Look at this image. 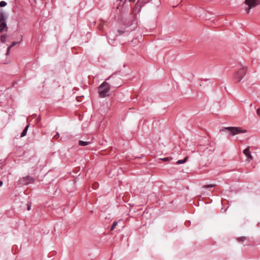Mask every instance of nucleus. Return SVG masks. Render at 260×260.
Instances as JSON below:
<instances>
[{
  "label": "nucleus",
  "instance_id": "26",
  "mask_svg": "<svg viewBox=\"0 0 260 260\" xmlns=\"http://www.w3.org/2000/svg\"><path fill=\"white\" fill-rule=\"evenodd\" d=\"M99 29H100V28H101V24H99Z\"/></svg>",
  "mask_w": 260,
  "mask_h": 260
},
{
  "label": "nucleus",
  "instance_id": "9",
  "mask_svg": "<svg viewBox=\"0 0 260 260\" xmlns=\"http://www.w3.org/2000/svg\"><path fill=\"white\" fill-rule=\"evenodd\" d=\"M188 158V157L186 156L183 160H179L176 162V164L178 165L182 164L185 162Z\"/></svg>",
  "mask_w": 260,
  "mask_h": 260
},
{
  "label": "nucleus",
  "instance_id": "11",
  "mask_svg": "<svg viewBox=\"0 0 260 260\" xmlns=\"http://www.w3.org/2000/svg\"><path fill=\"white\" fill-rule=\"evenodd\" d=\"M28 125H27L25 128H24V129L23 131V132H22L21 134V137H23L24 136H25L26 134V133H27V129H28Z\"/></svg>",
  "mask_w": 260,
  "mask_h": 260
},
{
  "label": "nucleus",
  "instance_id": "28",
  "mask_svg": "<svg viewBox=\"0 0 260 260\" xmlns=\"http://www.w3.org/2000/svg\"><path fill=\"white\" fill-rule=\"evenodd\" d=\"M118 31H119L120 34H121V33H122V31H120V30H119Z\"/></svg>",
  "mask_w": 260,
  "mask_h": 260
},
{
  "label": "nucleus",
  "instance_id": "3",
  "mask_svg": "<svg viewBox=\"0 0 260 260\" xmlns=\"http://www.w3.org/2000/svg\"><path fill=\"white\" fill-rule=\"evenodd\" d=\"M247 72V69L245 67H242L237 71L235 75V80L236 82H239L244 78Z\"/></svg>",
  "mask_w": 260,
  "mask_h": 260
},
{
  "label": "nucleus",
  "instance_id": "7",
  "mask_svg": "<svg viewBox=\"0 0 260 260\" xmlns=\"http://www.w3.org/2000/svg\"><path fill=\"white\" fill-rule=\"evenodd\" d=\"M244 154L247 157L246 160L248 162H250L253 159V157L251 154V152L250 151L249 147H248L246 149H245L243 151Z\"/></svg>",
  "mask_w": 260,
  "mask_h": 260
},
{
  "label": "nucleus",
  "instance_id": "1",
  "mask_svg": "<svg viewBox=\"0 0 260 260\" xmlns=\"http://www.w3.org/2000/svg\"><path fill=\"white\" fill-rule=\"evenodd\" d=\"M220 131L228 133L229 137L234 136L241 133H246L247 132L246 129H243L241 127L236 126L224 127Z\"/></svg>",
  "mask_w": 260,
  "mask_h": 260
},
{
  "label": "nucleus",
  "instance_id": "17",
  "mask_svg": "<svg viewBox=\"0 0 260 260\" xmlns=\"http://www.w3.org/2000/svg\"><path fill=\"white\" fill-rule=\"evenodd\" d=\"M7 5V3L5 1H1L0 2V7H5Z\"/></svg>",
  "mask_w": 260,
  "mask_h": 260
},
{
  "label": "nucleus",
  "instance_id": "2",
  "mask_svg": "<svg viewBox=\"0 0 260 260\" xmlns=\"http://www.w3.org/2000/svg\"><path fill=\"white\" fill-rule=\"evenodd\" d=\"M110 89V86L106 82H104L99 87V93L101 98H105L109 95V91Z\"/></svg>",
  "mask_w": 260,
  "mask_h": 260
},
{
  "label": "nucleus",
  "instance_id": "8",
  "mask_svg": "<svg viewBox=\"0 0 260 260\" xmlns=\"http://www.w3.org/2000/svg\"><path fill=\"white\" fill-rule=\"evenodd\" d=\"M89 143H90L89 142H85V141H79V145L80 146H86L88 144H89Z\"/></svg>",
  "mask_w": 260,
  "mask_h": 260
},
{
  "label": "nucleus",
  "instance_id": "23",
  "mask_svg": "<svg viewBox=\"0 0 260 260\" xmlns=\"http://www.w3.org/2000/svg\"><path fill=\"white\" fill-rule=\"evenodd\" d=\"M59 137V135L58 134H57L56 135H55L54 137H53V138L54 139H57Z\"/></svg>",
  "mask_w": 260,
  "mask_h": 260
},
{
  "label": "nucleus",
  "instance_id": "27",
  "mask_svg": "<svg viewBox=\"0 0 260 260\" xmlns=\"http://www.w3.org/2000/svg\"><path fill=\"white\" fill-rule=\"evenodd\" d=\"M129 2H134L135 0H129Z\"/></svg>",
  "mask_w": 260,
  "mask_h": 260
},
{
  "label": "nucleus",
  "instance_id": "25",
  "mask_svg": "<svg viewBox=\"0 0 260 260\" xmlns=\"http://www.w3.org/2000/svg\"><path fill=\"white\" fill-rule=\"evenodd\" d=\"M3 184V182L2 181H0V187L2 186Z\"/></svg>",
  "mask_w": 260,
  "mask_h": 260
},
{
  "label": "nucleus",
  "instance_id": "19",
  "mask_svg": "<svg viewBox=\"0 0 260 260\" xmlns=\"http://www.w3.org/2000/svg\"><path fill=\"white\" fill-rule=\"evenodd\" d=\"M99 186V184L97 182H95L93 184L92 187L93 189H96Z\"/></svg>",
  "mask_w": 260,
  "mask_h": 260
},
{
  "label": "nucleus",
  "instance_id": "6",
  "mask_svg": "<svg viewBox=\"0 0 260 260\" xmlns=\"http://www.w3.org/2000/svg\"><path fill=\"white\" fill-rule=\"evenodd\" d=\"M244 3L253 8L260 5V0H245Z\"/></svg>",
  "mask_w": 260,
  "mask_h": 260
},
{
  "label": "nucleus",
  "instance_id": "12",
  "mask_svg": "<svg viewBox=\"0 0 260 260\" xmlns=\"http://www.w3.org/2000/svg\"><path fill=\"white\" fill-rule=\"evenodd\" d=\"M7 37V35L6 34L3 35L1 37L0 40L2 43H4L6 41V39Z\"/></svg>",
  "mask_w": 260,
  "mask_h": 260
},
{
  "label": "nucleus",
  "instance_id": "5",
  "mask_svg": "<svg viewBox=\"0 0 260 260\" xmlns=\"http://www.w3.org/2000/svg\"><path fill=\"white\" fill-rule=\"evenodd\" d=\"M34 179L29 176H26L21 178L19 181V184L21 185H27L28 184L32 183L34 182Z\"/></svg>",
  "mask_w": 260,
  "mask_h": 260
},
{
  "label": "nucleus",
  "instance_id": "16",
  "mask_svg": "<svg viewBox=\"0 0 260 260\" xmlns=\"http://www.w3.org/2000/svg\"><path fill=\"white\" fill-rule=\"evenodd\" d=\"M252 7H250V6H248L247 8H245V11L248 14L250 12V9H252Z\"/></svg>",
  "mask_w": 260,
  "mask_h": 260
},
{
  "label": "nucleus",
  "instance_id": "13",
  "mask_svg": "<svg viewBox=\"0 0 260 260\" xmlns=\"http://www.w3.org/2000/svg\"><path fill=\"white\" fill-rule=\"evenodd\" d=\"M215 184H209V185H205L203 186V188H211L215 186Z\"/></svg>",
  "mask_w": 260,
  "mask_h": 260
},
{
  "label": "nucleus",
  "instance_id": "10",
  "mask_svg": "<svg viewBox=\"0 0 260 260\" xmlns=\"http://www.w3.org/2000/svg\"><path fill=\"white\" fill-rule=\"evenodd\" d=\"M140 11V8H139V5L138 4H136L135 5V7L133 10V13H137V12H139Z\"/></svg>",
  "mask_w": 260,
  "mask_h": 260
},
{
  "label": "nucleus",
  "instance_id": "22",
  "mask_svg": "<svg viewBox=\"0 0 260 260\" xmlns=\"http://www.w3.org/2000/svg\"><path fill=\"white\" fill-rule=\"evenodd\" d=\"M10 49H11V47H9L7 49V53H6L7 55H9Z\"/></svg>",
  "mask_w": 260,
  "mask_h": 260
},
{
  "label": "nucleus",
  "instance_id": "15",
  "mask_svg": "<svg viewBox=\"0 0 260 260\" xmlns=\"http://www.w3.org/2000/svg\"><path fill=\"white\" fill-rule=\"evenodd\" d=\"M246 239L245 237H241L238 238V240L240 242H243Z\"/></svg>",
  "mask_w": 260,
  "mask_h": 260
},
{
  "label": "nucleus",
  "instance_id": "21",
  "mask_svg": "<svg viewBox=\"0 0 260 260\" xmlns=\"http://www.w3.org/2000/svg\"><path fill=\"white\" fill-rule=\"evenodd\" d=\"M256 114L258 116H260V108H258L256 110Z\"/></svg>",
  "mask_w": 260,
  "mask_h": 260
},
{
  "label": "nucleus",
  "instance_id": "24",
  "mask_svg": "<svg viewBox=\"0 0 260 260\" xmlns=\"http://www.w3.org/2000/svg\"><path fill=\"white\" fill-rule=\"evenodd\" d=\"M31 205L30 204H27V210H29L30 209Z\"/></svg>",
  "mask_w": 260,
  "mask_h": 260
},
{
  "label": "nucleus",
  "instance_id": "20",
  "mask_svg": "<svg viewBox=\"0 0 260 260\" xmlns=\"http://www.w3.org/2000/svg\"><path fill=\"white\" fill-rule=\"evenodd\" d=\"M18 44H19V42H13L12 43L11 45H10L9 47H11V48L12 47H13V46H14L15 45H16Z\"/></svg>",
  "mask_w": 260,
  "mask_h": 260
},
{
  "label": "nucleus",
  "instance_id": "4",
  "mask_svg": "<svg viewBox=\"0 0 260 260\" xmlns=\"http://www.w3.org/2000/svg\"><path fill=\"white\" fill-rule=\"evenodd\" d=\"M7 16L5 14L2 13L0 14V32L4 31H7L8 27L6 22Z\"/></svg>",
  "mask_w": 260,
  "mask_h": 260
},
{
  "label": "nucleus",
  "instance_id": "18",
  "mask_svg": "<svg viewBox=\"0 0 260 260\" xmlns=\"http://www.w3.org/2000/svg\"><path fill=\"white\" fill-rule=\"evenodd\" d=\"M161 159L164 161H169L172 159L171 157H165L163 158H161Z\"/></svg>",
  "mask_w": 260,
  "mask_h": 260
},
{
  "label": "nucleus",
  "instance_id": "14",
  "mask_svg": "<svg viewBox=\"0 0 260 260\" xmlns=\"http://www.w3.org/2000/svg\"><path fill=\"white\" fill-rule=\"evenodd\" d=\"M117 221L114 222L113 224H112V226H111V228L110 230L111 231H113L115 229V228L117 225Z\"/></svg>",
  "mask_w": 260,
  "mask_h": 260
}]
</instances>
